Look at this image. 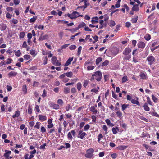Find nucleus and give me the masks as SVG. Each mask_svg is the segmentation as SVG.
Listing matches in <instances>:
<instances>
[{"mask_svg":"<svg viewBox=\"0 0 159 159\" xmlns=\"http://www.w3.org/2000/svg\"><path fill=\"white\" fill-rule=\"evenodd\" d=\"M102 60V58L101 57H99L96 60V63L98 65L100 62Z\"/></svg>","mask_w":159,"mask_h":159,"instance_id":"nucleus-32","label":"nucleus"},{"mask_svg":"<svg viewBox=\"0 0 159 159\" xmlns=\"http://www.w3.org/2000/svg\"><path fill=\"white\" fill-rule=\"evenodd\" d=\"M76 85L77 89L79 91H80L82 87L81 84L80 82H79L77 83Z\"/></svg>","mask_w":159,"mask_h":159,"instance_id":"nucleus-31","label":"nucleus"},{"mask_svg":"<svg viewBox=\"0 0 159 159\" xmlns=\"http://www.w3.org/2000/svg\"><path fill=\"white\" fill-rule=\"evenodd\" d=\"M37 19V16L33 17L30 20V22L31 23H34Z\"/></svg>","mask_w":159,"mask_h":159,"instance_id":"nucleus-42","label":"nucleus"},{"mask_svg":"<svg viewBox=\"0 0 159 159\" xmlns=\"http://www.w3.org/2000/svg\"><path fill=\"white\" fill-rule=\"evenodd\" d=\"M7 10L10 12H12L13 8L11 7H7L6 8Z\"/></svg>","mask_w":159,"mask_h":159,"instance_id":"nucleus-53","label":"nucleus"},{"mask_svg":"<svg viewBox=\"0 0 159 159\" xmlns=\"http://www.w3.org/2000/svg\"><path fill=\"white\" fill-rule=\"evenodd\" d=\"M112 130L113 134H115L117 133V131L119 130V129L118 127L113 128H112Z\"/></svg>","mask_w":159,"mask_h":159,"instance_id":"nucleus-27","label":"nucleus"},{"mask_svg":"<svg viewBox=\"0 0 159 159\" xmlns=\"http://www.w3.org/2000/svg\"><path fill=\"white\" fill-rule=\"evenodd\" d=\"M93 38L94 39V41L93 42V43H94L96 42H97L98 40V36L97 35H95L93 37Z\"/></svg>","mask_w":159,"mask_h":159,"instance_id":"nucleus-57","label":"nucleus"},{"mask_svg":"<svg viewBox=\"0 0 159 159\" xmlns=\"http://www.w3.org/2000/svg\"><path fill=\"white\" fill-rule=\"evenodd\" d=\"M90 127V126L89 125L87 124H86L84 127V130L85 131H87L89 130Z\"/></svg>","mask_w":159,"mask_h":159,"instance_id":"nucleus-40","label":"nucleus"},{"mask_svg":"<svg viewBox=\"0 0 159 159\" xmlns=\"http://www.w3.org/2000/svg\"><path fill=\"white\" fill-rule=\"evenodd\" d=\"M120 25H118L116 26V28L114 30V31L116 32H117L120 29Z\"/></svg>","mask_w":159,"mask_h":159,"instance_id":"nucleus-52","label":"nucleus"},{"mask_svg":"<svg viewBox=\"0 0 159 159\" xmlns=\"http://www.w3.org/2000/svg\"><path fill=\"white\" fill-rule=\"evenodd\" d=\"M140 76L141 78L142 79H145L146 78V75L145 74L143 73H141L140 74Z\"/></svg>","mask_w":159,"mask_h":159,"instance_id":"nucleus-61","label":"nucleus"},{"mask_svg":"<svg viewBox=\"0 0 159 159\" xmlns=\"http://www.w3.org/2000/svg\"><path fill=\"white\" fill-rule=\"evenodd\" d=\"M116 25L115 22L114 21L111 20L108 23V25L111 27L114 26Z\"/></svg>","mask_w":159,"mask_h":159,"instance_id":"nucleus-28","label":"nucleus"},{"mask_svg":"<svg viewBox=\"0 0 159 159\" xmlns=\"http://www.w3.org/2000/svg\"><path fill=\"white\" fill-rule=\"evenodd\" d=\"M40 123L39 122H37L36 125L34 126V128L36 129H39L40 128Z\"/></svg>","mask_w":159,"mask_h":159,"instance_id":"nucleus-58","label":"nucleus"},{"mask_svg":"<svg viewBox=\"0 0 159 159\" xmlns=\"http://www.w3.org/2000/svg\"><path fill=\"white\" fill-rule=\"evenodd\" d=\"M109 61L108 60H106L104 62L102 63L101 66H106L109 64Z\"/></svg>","mask_w":159,"mask_h":159,"instance_id":"nucleus-33","label":"nucleus"},{"mask_svg":"<svg viewBox=\"0 0 159 159\" xmlns=\"http://www.w3.org/2000/svg\"><path fill=\"white\" fill-rule=\"evenodd\" d=\"M75 133V130H71L70 132H69L67 135L68 139H69L70 140H72L73 139L72 135L74 136Z\"/></svg>","mask_w":159,"mask_h":159,"instance_id":"nucleus-5","label":"nucleus"},{"mask_svg":"<svg viewBox=\"0 0 159 159\" xmlns=\"http://www.w3.org/2000/svg\"><path fill=\"white\" fill-rule=\"evenodd\" d=\"M17 74V72L14 71H12L10 72L7 74V75L9 78H10L16 76Z\"/></svg>","mask_w":159,"mask_h":159,"instance_id":"nucleus-10","label":"nucleus"},{"mask_svg":"<svg viewBox=\"0 0 159 159\" xmlns=\"http://www.w3.org/2000/svg\"><path fill=\"white\" fill-rule=\"evenodd\" d=\"M89 83V81L87 80H85L83 84V86L85 88L88 85Z\"/></svg>","mask_w":159,"mask_h":159,"instance_id":"nucleus-54","label":"nucleus"},{"mask_svg":"<svg viewBox=\"0 0 159 159\" xmlns=\"http://www.w3.org/2000/svg\"><path fill=\"white\" fill-rule=\"evenodd\" d=\"M57 103L59 105L62 106L63 104V102L61 99H59L57 102Z\"/></svg>","mask_w":159,"mask_h":159,"instance_id":"nucleus-36","label":"nucleus"},{"mask_svg":"<svg viewBox=\"0 0 159 159\" xmlns=\"http://www.w3.org/2000/svg\"><path fill=\"white\" fill-rule=\"evenodd\" d=\"M57 60V58L55 56H53L52 59V63L54 65L55 64Z\"/></svg>","mask_w":159,"mask_h":159,"instance_id":"nucleus-37","label":"nucleus"},{"mask_svg":"<svg viewBox=\"0 0 159 159\" xmlns=\"http://www.w3.org/2000/svg\"><path fill=\"white\" fill-rule=\"evenodd\" d=\"M73 57H70L68 59L66 63L65 64L64 66H69L70 64L71 61L73 60Z\"/></svg>","mask_w":159,"mask_h":159,"instance_id":"nucleus-12","label":"nucleus"},{"mask_svg":"<svg viewBox=\"0 0 159 159\" xmlns=\"http://www.w3.org/2000/svg\"><path fill=\"white\" fill-rule=\"evenodd\" d=\"M70 88L69 87H65L64 88V93L65 94H67L70 92Z\"/></svg>","mask_w":159,"mask_h":159,"instance_id":"nucleus-23","label":"nucleus"},{"mask_svg":"<svg viewBox=\"0 0 159 159\" xmlns=\"http://www.w3.org/2000/svg\"><path fill=\"white\" fill-rule=\"evenodd\" d=\"M131 102L133 104H136L139 106L140 105L139 102L137 100H135L134 99H132L131 100Z\"/></svg>","mask_w":159,"mask_h":159,"instance_id":"nucleus-25","label":"nucleus"},{"mask_svg":"<svg viewBox=\"0 0 159 159\" xmlns=\"http://www.w3.org/2000/svg\"><path fill=\"white\" fill-rule=\"evenodd\" d=\"M5 153L4 154V155L7 158H8L9 154L11 153V151H10L6 150L5 151Z\"/></svg>","mask_w":159,"mask_h":159,"instance_id":"nucleus-19","label":"nucleus"},{"mask_svg":"<svg viewBox=\"0 0 159 159\" xmlns=\"http://www.w3.org/2000/svg\"><path fill=\"white\" fill-rule=\"evenodd\" d=\"M25 34V33L24 32H21L20 34L19 37L20 38H23Z\"/></svg>","mask_w":159,"mask_h":159,"instance_id":"nucleus-50","label":"nucleus"},{"mask_svg":"<svg viewBox=\"0 0 159 159\" xmlns=\"http://www.w3.org/2000/svg\"><path fill=\"white\" fill-rule=\"evenodd\" d=\"M7 26L6 24L2 23L0 24V29L2 30H5Z\"/></svg>","mask_w":159,"mask_h":159,"instance_id":"nucleus-20","label":"nucleus"},{"mask_svg":"<svg viewBox=\"0 0 159 159\" xmlns=\"http://www.w3.org/2000/svg\"><path fill=\"white\" fill-rule=\"evenodd\" d=\"M90 111L93 112L94 114H97L98 111L96 109L95 107L94 106H91L90 108Z\"/></svg>","mask_w":159,"mask_h":159,"instance_id":"nucleus-15","label":"nucleus"},{"mask_svg":"<svg viewBox=\"0 0 159 159\" xmlns=\"http://www.w3.org/2000/svg\"><path fill=\"white\" fill-rule=\"evenodd\" d=\"M11 22L14 24H16L18 23V21L16 19H13L12 20H11Z\"/></svg>","mask_w":159,"mask_h":159,"instance_id":"nucleus-63","label":"nucleus"},{"mask_svg":"<svg viewBox=\"0 0 159 159\" xmlns=\"http://www.w3.org/2000/svg\"><path fill=\"white\" fill-rule=\"evenodd\" d=\"M20 113L19 111H17L15 112L14 115L12 116V117L14 118L16 117H18L20 115Z\"/></svg>","mask_w":159,"mask_h":159,"instance_id":"nucleus-21","label":"nucleus"},{"mask_svg":"<svg viewBox=\"0 0 159 159\" xmlns=\"http://www.w3.org/2000/svg\"><path fill=\"white\" fill-rule=\"evenodd\" d=\"M103 129L105 131V134H107V128L106 125H104L102 127Z\"/></svg>","mask_w":159,"mask_h":159,"instance_id":"nucleus-46","label":"nucleus"},{"mask_svg":"<svg viewBox=\"0 0 159 159\" xmlns=\"http://www.w3.org/2000/svg\"><path fill=\"white\" fill-rule=\"evenodd\" d=\"M20 0H14L13 2L15 5H17L19 4Z\"/></svg>","mask_w":159,"mask_h":159,"instance_id":"nucleus-64","label":"nucleus"},{"mask_svg":"<svg viewBox=\"0 0 159 159\" xmlns=\"http://www.w3.org/2000/svg\"><path fill=\"white\" fill-rule=\"evenodd\" d=\"M132 10L134 11H138L139 10L138 5H134L132 8Z\"/></svg>","mask_w":159,"mask_h":159,"instance_id":"nucleus-26","label":"nucleus"},{"mask_svg":"<svg viewBox=\"0 0 159 159\" xmlns=\"http://www.w3.org/2000/svg\"><path fill=\"white\" fill-rule=\"evenodd\" d=\"M35 111L37 112H39L40 111V109L39 106L37 105H35Z\"/></svg>","mask_w":159,"mask_h":159,"instance_id":"nucleus-49","label":"nucleus"},{"mask_svg":"<svg viewBox=\"0 0 159 159\" xmlns=\"http://www.w3.org/2000/svg\"><path fill=\"white\" fill-rule=\"evenodd\" d=\"M82 47L80 46H79L78 48V55H79L81 53V51L82 50Z\"/></svg>","mask_w":159,"mask_h":159,"instance_id":"nucleus-59","label":"nucleus"},{"mask_svg":"<svg viewBox=\"0 0 159 159\" xmlns=\"http://www.w3.org/2000/svg\"><path fill=\"white\" fill-rule=\"evenodd\" d=\"M120 0H118V1L117 2L116 4H115V7L119 8L120 7Z\"/></svg>","mask_w":159,"mask_h":159,"instance_id":"nucleus-45","label":"nucleus"},{"mask_svg":"<svg viewBox=\"0 0 159 159\" xmlns=\"http://www.w3.org/2000/svg\"><path fill=\"white\" fill-rule=\"evenodd\" d=\"M105 122L107 125L111 127H112L114 126L113 124L112 123H111L110 120L108 119H106L105 120Z\"/></svg>","mask_w":159,"mask_h":159,"instance_id":"nucleus-22","label":"nucleus"},{"mask_svg":"<svg viewBox=\"0 0 159 159\" xmlns=\"http://www.w3.org/2000/svg\"><path fill=\"white\" fill-rule=\"evenodd\" d=\"M144 38L146 40L149 41L151 39V36L149 34H147L145 36Z\"/></svg>","mask_w":159,"mask_h":159,"instance_id":"nucleus-47","label":"nucleus"},{"mask_svg":"<svg viewBox=\"0 0 159 159\" xmlns=\"http://www.w3.org/2000/svg\"><path fill=\"white\" fill-rule=\"evenodd\" d=\"M21 54L20 50H19L15 52V55L18 57H20Z\"/></svg>","mask_w":159,"mask_h":159,"instance_id":"nucleus-43","label":"nucleus"},{"mask_svg":"<svg viewBox=\"0 0 159 159\" xmlns=\"http://www.w3.org/2000/svg\"><path fill=\"white\" fill-rule=\"evenodd\" d=\"M49 38L48 35L46 34L43 36H41L38 39L39 41H41L47 39Z\"/></svg>","mask_w":159,"mask_h":159,"instance_id":"nucleus-14","label":"nucleus"},{"mask_svg":"<svg viewBox=\"0 0 159 159\" xmlns=\"http://www.w3.org/2000/svg\"><path fill=\"white\" fill-rule=\"evenodd\" d=\"M118 148L120 150H123L126 149V146L120 145L119 146Z\"/></svg>","mask_w":159,"mask_h":159,"instance_id":"nucleus-48","label":"nucleus"},{"mask_svg":"<svg viewBox=\"0 0 159 159\" xmlns=\"http://www.w3.org/2000/svg\"><path fill=\"white\" fill-rule=\"evenodd\" d=\"M86 135V134L85 132H83L82 130H80L78 132V137L81 139H83L84 137Z\"/></svg>","mask_w":159,"mask_h":159,"instance_id":"nucleus-8","label":"nucleus"},{"mask_svg":"<svg viewBox=\"0 0 159 159\" xmlns=\"http://www.w3.org/2000/svg\"><path fill=\"white\" fill-rule=\"evenodd\" d=\"M147 102L150 105H152V102L151 101L150 98L149 97H147Z\"/></svg>","mask_w":159,"mask_h":159,"instance_id":"nucleus-60","label":"nucleus"},{"mask_svg":"<svg viewBox=\"0 0 159 159\" xmlns=\"http://www.w3.org/2000/svg\"><path fill=\"white\" fill-rule=\"evenodd\" d=\"M121 7H123L122 9H120V10L123 11L124 13L125 12V9H126L127 11H128L129 10V8L126 4H124L122 5Z\"/></svg>","mask_w":159,"mask_h":159,"instance_id":"nucleus-11","label":"nucleus"},{"mask_svg":"<svg viewBox=\"0 0 159 159\" xmlns=\"http://www.w3.org/2000/svg\"><path fill=\"white\" fill-rule=\"evenodd\" d=\"M30 53L31 55H32L34 57L36 55V54H35V50H33V49L31 50L30 51Z\"/></svg>","mask_w":159,"mask_h":159,"instance_id":"nucleus-41","label":"nucleus"},{"mask_svg":"<svg viewBox=\"0 0 159 159\" xmlns=\"http://www.w3.org/2000/svg\"><path fill=\"white\" fill-rule=\"evenodd\" d=\"M71 106L69 104H68L67 105V106H66V110L67 111H69V110L70 109H71Z\"/></svg>","mask_w":159,"mask_h":159,"instance_id":"nucleus-62","label":"nucleus"},{"mask_svg":"<svg viewBox=\"0 0 159 159\" xmlns=\"http://www.w3.org/2000/svg\"><path fill=\"white\" fill-rule=\"evenodd\" d=\"M24 58L26 60H28L30 58V56L28 55H25L24 56Z\"/></svg>","mask_w":159,"mask_h":159,"instance_id":"nucleus-51","label":"nucleus"},{"mask_svg":"<svg viewBox=\"0 0 159 159\" xmlns=\"http://www.w3.org/2000/svg\"><path fill=\"white\" fill-rule=\"evenodd\" d=\"M116 113L117 116L119 117L120 118L121 117H122V113L120 111H117L116 112Z\"/></svg>","mask_w":159,"mask_h":159,"instance_id":"nucleus-34","label":"nucleus"},{"mask_svg":"<svg viewBox=\"0 0 159 159\" xmlns=\"http://www.w3.org/2000/svg\"><path fill=\"white\" fill-rule=\"evenodd\" d=\"M128 80V78L126 76H124L122 79V83H125Z\"/></svg>","mask_w":159,"mask_h":159,"instance_id":"nucleus-39","label":"nucleus"},{"mask_svg":"<svg viewBox=\"0 0 159 159\" xmlns=\"http://www.w3.org/2000/svg\"><path fill=\"white\" fill-rule=\"evenodd\" d=\"M147 60L148 62V64L151 65L154 63L155 58L153 56H149L147 57Z\"/></svg>","mask_w":159,"mask_h":159,"instance_id":"nucleus-6","label":"nucleus"},{"mask_svg":"<svg viewBox=\"0 0 159 159\" xmlns=\"http://www.w3.org/2000/svg\"><path fill=\"white\" fill-rule=\"evenodd\" d=\"M138 47L139 48L143 49L145 47V43L144 42L140 41L138 43Z\"/></svg>","mask_w":159,"mask_h":159,"instance_id":"nucleus-9","label":"nucleus"},{"mask_svg":"<svg viewBox=\"0 0 159 159\" xmlns=\"http://www.w3.org/2000/svg\"><path fill=\"white\" fill-rule=\"evenodd\" d=\"M138 17L137 16H134V18H132L131 21L132 23H136L137 21Z\"/></svg>","mask_w":159,"mask_h":159,"instance_id":"nucleus-30","label":"nucleus"},{"mask_svg":"<svg viewBox=\"0 0 159 159\" xmlns=\"http://www.w3.org/2000/svg\"><path fill=\"white\" fill-rule=\"evenodd\" d=\"M143 107H144V110L146 111H149L150 108L148 106L147 103H145L143 106Z\"/></svg>","mask_w":159,"mask_h":159,"instance_id":"nucleus-24","label":"nucleus"},{"mask_svg":"<svg viewBox=\"0 0 159 159\" xmlns=\"http://www.w3.org/2000/svg\"><path fill=\"white\" fill-rule=\"evenodd\" d=\"M76 46L74 45H72L69 47V49L71 50L75 49L76 48Z\"/></svg>","mask_w":159,"mask_h":159,"instance_id":"nucleus-44","label":"nucleus"},{"mask_svg":"<svg viewBox=\"0 0 159 159\" xmlns=\"http://www.w3.org/2000/svg\"><path fill=\"white\" fill-rule=\"evenodd\" d=\"M102 73L100 71H98L95 72L92 75L90 80L91 81H93L95 79L98 81H100L102 78Z\"/></svg>","mask_w":159,"mask_h":159,"instance_id":"nucleus-2","label":"nucleus"},{"mask_svg":"<svg viewBox=\"0 0 159 159\" xmlns=\"http://www.w3.org/2000/svg\"><path fill=\"white\" fill-rule=\"evenodd\" d=\"M49 104L51 107H52L53 108L57 110L60 108V106L59 105L57 104H55L52 102H50L49 103Z\"/></svg>","mask_w":159,"mask_h":159,"instance_id":"nucleus-7","label":"nucleus"},{"mask_svg":"<svg viewBox=\"0 0 159 159\" xmlns=\"http://www.w3.org/2000/svg\"><path fill=\"white\" fill-rule=\"evenodd\" d=\"M94 151V150L92 148L87 150L86 153L85 155V156L87 158H91L93 155V153Z\"/></svg>","mask_w":159,"mask_h":159,"instance_id":"nucleus-3","label":"nucleus"},{"mask_svg":"<svg viewBox=\"0 0 159 159\" xmlns=\"http://www.w3.org/2000/svg\"><path fill=\"white\" fill-rule=\"evenodd\" d=\"M129 104H123L122 105L121 107H122V110L124 111L129 106Z\"/></svg>","mask_w":159,"mask_h":159,"instance_id":"nucleus-29","label":"nucleus"},{"mask_svg":"<svg viewBox=\"0 0 159 159\" xmlns=\"http://www.w3.org/2000/svg\"><path fill=\"white\" fill-rule=\"evenodd\" d=\"M22 90L25 94H26V93L27 92V89L26 88V86L25 85H24L23 86Z\"/></svg>","mask_w":159,"mask_h":159,"instance_id":"nucleus-35","label":"nucleus"},{"mask_svg":"<svg viewBox=\"0 0 159 159\" xmlns=\"http://www.w3.org/2000/svg\"><path fill=\"white\" fill-rule=\"evenodd\" d=\"M131 51V49L129 47H127L124 50L123 52V54L125 55L124 58V60L129 61L131 57V54H130Z\"/></svg>","mask_w":159,"mask_h":159,"instance_id":"nucleus-1","label":"nucleus"},{"mask_svg":"<svg viewBox=\"0 0 159 159\" xmlns=\"http://www.w3.org/2000/svg\"><path fill=\"white\" fill-rule=\"evenodd\" d=\"M66 76L68 77H71L73 75V73L72 72H69L65 73Z\"/></svg>","mask_w":159,"mask_h":159,"instance_id":"nucleus-38","label":"nucleus"},{"mask_svg":"<svg viewBox=\"0 0 159 159\" xmlns=\"http://www.w3.org/2000/svg\"><path fill=\"white\" fill-rule=\"evenodd\" d=\"M39 119L41 121H43L47 120V117L45 116H43L42 115H38Z\"/></svg>","mask_w":159,"mask_h":159,"instance_id":"nucleus-13","label":"nucleus"},{"mask_svg":"<svg viewBox=\"0 0 159 159\" xmlns=\"http://www.w3.org/2000/svg\"><path fill=\"white\" fill-rule=\"evenodd\" d=\"M79 14V12L77 11H73L71 14L68 13L67 16L71 19H75L77 18V15Z\"/></svg>","mask_w":159,"mask_h":159,"instance_id":"nucleus-4","label":"nucleus"},{"mask_svg":"<svg viewBox=\"0 0 159 159\" xmlns=\"http://www.w3.org/2000/svg\"><path fill=\"white\" fill-rule=\"evenodd\" d=\"M152 99L153 101H154V102L155 103H156L157 102V101L158 100L157 99L155 96H154V95H152Z\"/></svg>","mask_w":159,"mask_h":159,"instance_id":"nucleus-55","label":"nucleus"},{"mask_svg":"<svg viewBox=\"0 0 159 159\" xmlns=\"http://www.w3.org/2000/svg\"><path fill=\"white\" fill-rule=\"evenodd\" d=\"M99 18L98 17H94L92 18L91 22L93 24L98 22Z\"/></svg>","mask_w":159,"mask_h":159,"instance_id":"nucleus-18","label":"nucleus"},{"mask_svg":"<svg viewBox=\"0 0 159 159\" xmlns=\"http://www.w3.org/2000/svg\"><path fill=\"white\" fill-rule=\"evenodd\" d=\"M32 108L30 106H29L28 108V113L29 114H31L32 113Z\"/></svg>","mask_w":159,"mask_h":159,"instance_id":"nucleus-56","label":"nucleus"},{"mask_svg":"<svg viewBox=\"0 0 159 159\" xmlns=\"http://www.w3.org/2000/svg\"><path fill=\"white\" fill-rule=\"evenodd\" d=\"M86 25V24H85V23L83 22H82L81 23H80V24H79L77 28V29L78 30L80 28L85 26Z\"/></svg>","mask_w":159,"mask_h":159,"instance_id":"nucleus-17","label":"nucleus"},{"mask_svg":"<svg viewBox=\"0 0 159 159\" xmlns=\"http://www.w3.org/2000/svg\"><path fill=\"white\" fill-rule=\"evenodd\" d=\"M111 52L113 55H115L118 53L119 50L117 48H115L111 50Z\"/></svg>","mask_w":159,"mask_h":159,"instance_id":"nucleus-16","label":"nucleus"}]
</instances>
